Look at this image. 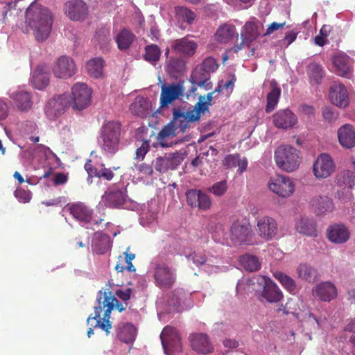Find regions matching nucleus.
Masks as SVG:
<instances>
[{
	"label": "nucleus",
	"instance_id": "1",
	"mask_svg": "<svg viewBox=\"0 0 355 355\" xmlns=\"http://www.w3.org/2000/svg\"><path fill=\"white\" fill-rule=\"evenodd\" d=\"M53 23L52 12L35 0L26 10L25 25L21 31L24 33H31L37 42H42L49 38Z\"/></svg>",
	"mask_w": 355,
	"mask_h": 355
},
{
	"label": "nucleus",
	"instance_id": "2",
	"mask_svg": "<svg viewBox=\"0 0 355 355\" xmlns=\"http://www.w3.org/2000/svg\"><path fill=\"white\" fill-rule=\"evenodd\" d=\"M98 305L94 307V316L89 315L87 318V324H90L91 320H95L94 327H98L105 331L107 334L110 333L112 324L110 321L112 311L116 307L119 312L125 309L122 304L119 303L117 299L112 292L100 291L97 296Z\"/></svg>",
	"mask_w": 355,
	"mask_h": 355
},
{
	"label": "nucleus",
	"instance_id": "3",
	"mask_svg": "<svg viewBox=\"0 0 355 355\" xmlns=\"http://www.w3.org/2000/svg\"><path fill=\"white\" fill-rule=\"evenodd\" d=\"M253 236L250 224L243 220L235 221L229 233L225 232L223 225H217L213 233V238L216 241L227 245L250 244Z\"/></svg>",
	"mask_w": 355,
	"mask_h": 355
},
{
	"label": "nucleus",
	"instance_id": "4",
	"mask_svg": "<svg viewBox=\"0 0 355 355\" xmlns=\"http://www.w3.org/2000/svg\"><path fill=\"white\" fill-rule=\"evenodd\" d=\"M121 124L114 121L105 123L101 129L98 146L107 156H112L119 150Z\"/></svg>",
	"mask_w": 355,
	"mask_h": 355
},
{
	"label": "nucleus",
	"instance_id": "5",
	"mask_svg": "<svg viewBox=\"0 0 355 355\" xmlns=\"http://www.w3.org/2000/svg\"><path fill=\"white\" fill-rule=\"evenodd\" d=\"M275 161L279 169L292 173L298 169L302 160L296 148L291 146H280L275 152Z\"/></svg>",
	"mask_w": 355,
	"mask_h": 355
},
{
	"label": "nucleus",
	"instance_id": "6",
	"mask_svg": "<svg viewBox=\"0 0 355 355\" xmlns=\"http://www.w3.org/2000/svg\"><path fill=\"white\" fill-rule=\"evenodd\" d=\"M218 67V64L214 58H205L192 72L191 82L199 87H204L206 90L210 89L212 87L209 81L210 74L215 72Z\"/></svg>",
	"mask_w": 355,
	"mask_h": 355
},
{
	"label": "nucleus",
	"instance_id": "7",
	"mask_svg": "<svg viewBox=\"0 0 355 355\" xmlns=\"http://www.w3.org/2000/svg\"><path fill=\"white\" fill-rule=\"evenodd\" d=\"M270 191L281 198H288L295 191V184L293 180L285 175L277 174L271 177L268 182Z\"/></svg>",
	"mask_w": 355,
	"mask_h": 355
},
{
	"label": "nucleus",
	"instance_id": "8",
	"mask_svg": "<svg viewBox=\"0 0 355 355\" xmlns=\"http://www.w3.org/2000/svg\"><path fill=\"white\" fill-rule=\"evenodd\" d=\"M261 290L257 291L259 299L269 303H277L283 298V294L277 285L266 276H259L256 279Z\"/></svg>",
	"mask_w": 355,
	"mask_h": 355
},
{
	"label": "nucleus",
	"instance_id": "9",
	"mask_svg": "<svg viewBox=\"0 0 355 355\" xmlns=\"http://www.w3.org/2000/svg\"><path fill=\"white\" fill-rule=\"evenodd\" d=\"M101 202L111 208L133 209L136 207L135 202L128 197L126 191L123 189L105 192L102 196Z\"/></svg>",
	"mask_w": 355,
	"mask_h": 355
},
{
	"label": "nucleus",
	"instance_id": "10",
	"mask_svg": "<svg viewBox=\"0 0 355 355\" xmlns=\"http://www.w3.org/2000/svg\"><path fill=\"white\" fill-rule=\"evenodd\" d=\"M263 24L255 19L253 21L246 22L241 33L242 37L241 43L239 45L234 46L230 51L236 53L243 48V45L250 47L251 42L254 41L261 35H263Z\"/></svg>",
	"mask_w": 355,
	"mask_h": 355
},
{
	"label": "nucleus",
	"instance_id": "11",
	"mask_svg": "<svg viewBox=\"0 0 355 355\" xmlns=\"http://www.w3.org/2000/svg\"><path fill=\"white\" fill-rule=\"evenodd\" d=\"M92 90L85 83H76L71 87L70 106L73 110H82L89 106L91 101Z\"/></svg>",
	"mask_w": 355,
	"mask_h": 355
},
{
	"label": "nucleus",
	"instance_id": "12",
	"mask_svg": "<svg viewBox=\"0 0 355 355\" xmlns=\"http://www.w3.org/2000/svg\"><path fill=\"white\" fill-rule=\"evenodd\" d=\"M336 165L332 157L327 153H321L315 159L312 172L317 180L330 177L335 171Z\"/></svg>",
	"mask_w": 355,
	"mask_h": 355
},
{
	"label": "nucleus",
	"instance_id": "13",
	"mask_svg": "<svg viewBox=\"0 0 355 355\" xmlns=\"http://www.w3.org/2000/svg\"><path fill=\"white\" fill-rule=\"evenodd\" d=\"M154 279L155 284L161 288H169L176 280L175 268L165 263H158L154 267Z\"/></svg>",
	"mask_w": 355,
	"mask_h": 355
},
{
	"label": "nucleus",
	"instance_id": "14",
	"mask_svg": "<svg viewBox=\"0 0 355 355\" xmlns=\"http://www.w3.org/2000/svg\"><path fill=\"white\" fill-rule=\"evenodd\" d=\"M191 294L182 288L174 290L167 300L168 311L171 312H182L192 307Z\"/></svg>",
	"mask_w": 355,
	"mask_h": 355
},
{
	"label": "nucleus",
	"instance_id": "15",
	"mask_svg": "<svg viewBox=\"0 0 355 355\" xmlns=\"http://www.w3.org/2000/svg\"><path fill=\"white\" fill-rule=\"evenodd\" d=\"M65 210L83 226L89 225L91 228L95 230L94 226L98 225V221L92 218V211L81 202L68 205L64 208Z\"/></svg>",
	"mask_w": 355,
	"mask_h": 355
},
{
	"label": "nucleus",
	"instance_id": "16",
	"mask_svg": "<svg viewBox=\"0 0 355 355\" xmlns=\"http://www.w3.org/2000/svg\"><path fill=\"white\" fill-rule=\"evenodd\" d=\"M160 338L166 355H169L171 352L175 353L180 351V338L178 331L173 327H165L160 334Z\"/></svg>",
	"mask_w": 355,
	"mask_h": 355
},
{
	"label": "nucleus",
	"instance_id": "17",
	"mask_svg": "<svg viewBox=\"0 0 355 355\" xmlns=\"http://www.w3.org/2000/svg\"><path fill=\"white\" fill-rule=\"evenodd\" d=\"M257 232L263 240L270 241L276 237L278 225L276 220L269 216H260L257 218Z\"/></svg>",
	"mask_w": 355,
	"mask_h": 355
},
{
	"label": "nucleus",
	"instance_id": "18",
	"mask_svg": "<svg viewBox=\"0 0 355 355\" xmlns=\"http://www.w3.org/2000/svg\"><path fill=\"white\" fill-rule=\"evenodd\" d=\"M53 75L58 78L67 79L76 72V66L73 59L69 56L59 57L52 66Z\"/></svg>",
	"mask_w": 355,
	"mask_h": 355
},
{
	"label": "nucleus",
	"instance_id": "19",
	"mask_svg": "<svg viewBox=\"0 0 355 355\" xmlns=\"http://www.w3.org/2000/svg\"><path fill=\"white\" fill-rule=\"evenodd\" d=\"M173 125L177 128L180 132L183 133L189 126L190 122H195L200 119L199 112L193 107L187 112H182L180 110L175 109L173 112Z\"/></svg>",
	"mask_w": 355,
	"mask_h": 355
},
{
	"label": "nucleus",
	"instance_id": "20",
	"mask_svg": "<svg viewBox=\"0 0 355 355\" xmlns=\"http://www.w3.org/2000/svg\"><path fill=\"white\" fill-rule=\"evenodd\" d=\"M8 95L12 102L14 107L21 112H27L31 109L33 102L30 94L25 89L17 87L8 91Z\"/></svg>",
	"mask_w": 355,
	"mask_h": 355
},
{
	"label": "nucleus",
	"instance_id": "21",
	"mask_svg": "<svg viewBox=\"0 0 355 355\" xmlns=\"http://www.w3.org/2000/svg\"><path fill=\"white\" fill-rule=\"evenodd\" d=\"M198 47V43L192 39V37H186L177 39L172 42L171 49L177 54L184 57H193Z\"/></svg>",
	"mask_w": 355,
	"mask_h": 355
},
{
	"label": "nucleus",
	"instance_id": "22",
	"mask_svg": "<svg viewBox=\"0 0 355 355\" xmlns=\"http://www.w3.org/2000/svg\"><path fill=\"white\" fill-rule=\"evenodd\" d=\"M70 104L69 95L66 94L58 95L48 101L44 108L45 113L49 119H52L61 114L66 107L70 106Z\"/></svg>",
	"mask_w": 355,
	"mask_h": 355
},
{
	"label": "nucleus",
	"instance_id": "23",
	"mask_svg": "<svg viewBox=\"0 0 355 355\" xmlns=\"http://www.w3.org/2000/svg\"><path fill=\"white\" fill-rule=\"evenodd\" d=\"M184 88L182 83L163 85L160 95L161 107H164L172 103L174 101L183 96Z\"/></svg>",
	"mask_w": 355,
	"mask_h": 355
},
{
	"label": "nucleus",
	"instance_id": "24",
	"mask_svg": "<svg viewBox=\"0 0 355 355\" xmlns=\"http://www.w3.org/2000/svg\"><path fill=\"white\" fill-rule=\"evenodd\" d=\"M188 259H191L197 266H203L205 270L210 272H218V265L221 262L218 254H201L194 252L190 254Z\"/></svg>",
	"mask_w": 355,
	"mask_h": 355
},
{
	"label": "nucleus",
	"instance_id": "25",
	"mask_svg": "<svg viewBox=\"0 0 355 355\" xmlns=\"http://www.w3.org/2000/svg\"><path fill=\"white\" fill-rule=\"evenodd\" d=\"M64 13L73 21H83L87 15L88 8L82 0H69L65 3Z\"/></svg>",
	"mask_w": 355,
	"mask_h": 355
},
{
	"label": "nucleus",
	"instance_id": "26",
	"mask_svg": "<svg viewBox=\"0 0 355 355\" xmlns=\"http://www.w3.org/2000/svg\"><path fill=\"white\" fill-rule=\"evenodd\" d=\"M272 121L277 128L287 130L293 128L297 124L298 119L289 109H283L273 114Z\"/></svg>",
	"mask_w": 355,
	"mask_h": 355
},
{
	"label": "nucleus",
	"instance_id": "27",
	"mask_svg": "<svg viewBox=\"0 0 355 355\" xmlns=\"http://www.w3.org/2000/svg\"><path fill=\"white\" fill-rule=\"evenodd\" d=\"M189 340L192 349L198 354H208L213 352V345L207 334H192L189 336Z\"/></svg>",
	"mask_w": 355,
	"mask_h": 355
},
{
	"label": "nucleus",
	"instance_id": "28",
	"mask_svg": "<svg viewBox=\"0 0 355 355\" xmlns=\"http://www.w3.org/2000/svg\"><path fill=\"white\" fill-rule=\"evenodd\" d=\"M331 61L335 73L343 77H349L352 71V62L349 56L345 53L339 52L333 55Z\"/></svg>",
	"mask_w": 355,
	"mask_h": 355
},
{
	"label": "nucleus",
	"instance_id": "29",
	"mask_svg": "<svg viewBox=\"0 0 355 355\" xmlns=\"http://www.w3.org/2000/svg\"><path fill=\"white\" fill-rule=\"evenodd\" d=\"M329 99L332 104L339 107H346L349 105V93L346 87L334 83L329 89Z\"/></svg>",
	"mask_w": 355,
	"mask_h": 355
},
{
	"label": "nucleus",
	"instance_id": "30",
	"mask_svg": "<svg viewBox=\"0 0 355 355\" xmlns=\"http://www.w3.org/2000/svg\"><path fill=\"white\" fill-rule=\"evenodd\" d=\"M312 293L315 298L324 302H330L336 297L337 290L331 282H323L313 287Z\"/></svg>",
	"mask_w": 355,
	"mask_h": 355
},
{
	"label": "nucleus",
	"instance_id": "31",
	"mask_svg": "<svg viewBox=\"0 0 355 355\" xmlns=\"http://www.w3.org/2000/svg\"><path fill=\"white\" fill-rule=\"evenodd\" d=\"M85 168L88 173L87 182L89 184L92 183L93 178H103L110 181L114 177V173L110 168H105L104 164L92 166L90 160L85 164Z\"/></svg>",
	"mask_w": 355,
	"mask_h": 355
},
{
	"label": "nucleus",
	"instance_id": "32",
	"mask_svg": "<svg viewBox=\"0 0 355 355\" xmlns=\"http://www.w3.org/2000/svg\"><path fill=\"white\" fill-rule=\"evenodd\" d=\"M329 240L336 244H341L347 242L350 236L348 228L343 224H334L327 230Z\"/></svg>",
	"mask_w": 355,
	"mask_h": 355
},
{
	"label": "nucleus",
	"instance_id": "33",
	"mask_svg": "<svg viewBox=\"0 0 355 355\" xmlns=\"http://www.w3.org/2000/svg\"><path fill=\"white\" fill-rule=\"evenodd\" d=\"M338 142L345 148H352L355 146V130L352 125L345 124L337 131Z\"/></svg>",
	"mask_w": 355,
	"mask_h": 355
},
{
	"label": "nucleus",
	"instance_id": "34",
	"mask_svg": "<svg viewBox=\"0 0 355 355\" xmlns=\"http://www.w3.org/2000/svg\"><path fill=\"white\" fill-rule=\"evenodd\" d=\"M311 203L315 213L318 216L327 214L334 209L332 200L327 196H315L312 198Z\"/></svg>",
	"mask_w": 355,
	"mask_h": 355
},
{
	"label": "nucleus",
	"instance_id": "35",
	"mask_svg": "<svg viewBox=\"0 0 355 355\" xmlns=\"http://www.w3.org/2000/svg\"><path fill=\"white\" fill-rule=\"evenodd\" d=\"M184 159L182 153L175 152L170 154L169 157H158L154 162L155 169L160 173H164L168 169H173L175 166L173 164V160H175L178 164Z\"/></svg>",
	"mask_w": 355,
	"mask_h": 355
},
{
	"label": "nucleus",
	"instance_id": "36",
	"mask_svg": "<svg viewBox=\"0 0 355 355\" xmlns=\"http://www.w3.org/2000/svg\"><path fill=\"white\" fill-rule=\"evenodd\" d=\"M49 76L48 69L45 66L39 65L33 72L30 83L33 87L42 89L49 85Z\"/></svg>",
	"mask_w": 355,
	"mask_h": 355
},
{
	"label": "nucleus",
	"instance_id": "37",
	"mask_svg": "<svg viewBox=\"0 0 355 355\" xmlns=\"http://www.w3.org/2000/svg\"><path fill=\"white\" fill-rule=\"evenodd\" d=\"M130 110L135 115L146 117L151 112V103L146 98L137 96L130 105Z\"/></svg>",
	"mask_w": 355,
	"mask_h": 355
},
{
	"label": "nucleus",
	"instance_id": "38",
	"mask_svg": "<svg viewBox=\"0 0 355 355\" xmlns=\"http://www.w3.org/2000/svg\"><path fill=\"white\" fill-rule=\"evenodd\" d=\"M175 17L180 28L184 29V24H191L195 19L196 15L188 8L178 6L175 7Z\"/></svg>",
	"mask_w": 355,
	"mask_h": 355
},
{
	"label": "nucleus",
	"instance_id": "39",
	"mask_svg": "<svg viewBox=\"0 0 355 355\" xmlns=\"http://www.w3.org/2000/svg\"><path fill=\"white\" fill-rule=\"evenodd\" d=\"M270 90L266 96V112H272L277 106L281 95V89L275 80L270 83Z\"/></svg>",
	"mask_w": 355,
	"mask_h": 355
},
{
	"label": "nucleus",
	"instance_id": "40",
	"mask_svg": "<svg viewBox=\"0 0 355 355\" xmlns=\"http://www.w3.org/2000/svg\"><path fill=\"white\" fill-rule=\"evenodd\" d=\"M117 337L123 343H129L134 341L136 336V329L130 323L119 324L116 328Z\"/></svg>",
	"mask_w": 355,
	"mask_h": 355
},
{
	"label": "nucleus",
	"instance_id": "41",
	"mask_svg": "<svg viewBox=\"0 0 355 355\" xmlns=\"http://www.w3.org/2000/svg\"><path fill=\"white\" fill-rule=\"evenodd\" d=\"M234 37H238V34L236 33L234 26L231 24H225L220 26L215 34L216 40L224 44L232 41Z\"/></svg>",
	"mask_w": 355,
	"mask_h": 355
},
{
	"label": "nucleus",
	"instance_id": "42",
	"mask_svg": "<svg viewBox=\"0 0 355 355\" xmlns=\"http://www.w3.org/2000/svg\"><path fill=\"white\" fill-rule=\"evenodd\" d=\"M110 236L97 232L94 234L92 241L93 250L98 254H104L110 248Z\"/></svg>",
	"mask_w": 355,
	"mask_h": 355
},
{
	"label": "nucleus",
	"instance_id": "43",
	"mask_svg": "<svg viewBox=\"0 0 355 355\" xmlns=\"http://www.w3.org/2000/svg\"><path fill=\"white\" fill-rule=\"evenodd\" d=\"M17 1H10L3 6L1 10L2 21L3 23H10L16 20L21 10L17 8Z\"/></svg>",
	"mask_w": 355,
	"mask_h": 355
},
{
	"label": "nucleus",
	"instance_id": "44",
	"mask_svg": "<svg viewBox=\"0 0 355 355\" xmlns=\"http://www.w3.org/2000/svg\"><path fill=\"white\" fill-rule=\"evenodd\" d=\"M295 229L297 232L309 236H316L317 230L315 222L309 218H303L299 220L296 225Z\"/></svg>",
	"mask_w": 355,
	"mask_h": 355
},
{
	"label": "nucleus",
	"instance_id": "45",
	"mask_svg": "<svg viewBox=\"0 0 355 355\" xmlns=\"http://www.w3.org/2000/svg\"><path fill=\"white\" fill-rule=\"evenodd\" d=\"M307 74L309 78L310 83L312 85H317L321 83L324 72L320 64L313 62L309 64L307 67Z\"/></svg>",
	"mask_w": 355,
	"mask_h": 355
},
{
	"label": "nucleus",
	"instance_id": "46",
	"mask_svg": "<svg viewBox=\"0 0 355 355\" xmlns=\"http://www.w3.org/2000/svg\"><path fill=\"white\" fill-rule=\"evenodd\" d=\"M103 60L99 58L91 59L86 64L87 73L95 78H101L103 76Z\"/></svg>",
	"mask_w": 355,
	"mask_h": 355
},
{
	"label": "nucleus",
	"instance_id": "47",
	"mask_svg": "<svg viewBox=\"0 0 355 355\" xmlns=\"http://www.w3.org/2000/svg\"><path fill=\"white\" fill-rule=\"evenodd\" d=\"M135 38V35L128 29H123L117 35L116 42L120 50L128 49Z\"/></svg>",
	"mask_w": 355,
	"mask_h": 355
},
{
	"label": "nucleus",
	"instance_id": "48",
	"mask_svg": "<svg viewBox=\"0 0 355 355\" xmlns=\"http://www.w3.org/2000/svg\"><path fill=\"white\" fill-rule=\"evenodd\" d=\"M28 153L33 159L36 158H45L46 159L51 157L57 158L56 155L51 150V149L42 144L37 145L33 147H30Z\"/></svg>",
	"mask_w": 355,
	"mask_h": 355
},
{
	"label": "nucleus",
	"instance_id": "49",
	"mask_svg": "<svg viewBox=\"0 0 355 355\" xmlns=\"http://www.w3.org/2000/svg\"><path fill=\"white\" fill-rule=\"evenodd\" d=\"M297 273L300 278L311 282L317 277V270L306 263H300L297 268Z\"/></svg>",
	"mask_w": 355,
	"mask_h": 355
},
{
	"label": "nucleus",
	"instance_id": "50",
	"mask_svg": "<svg viewBox=\"0 0 355 355\" xmlns=\"http://www.w3.org/2000/svg\"><path fill=\"white\" fill-rule=\"evenodd\" d=\"M21 131L25 137L35 144L40 141L38 135L39 129L37 124L33 121H27L21 126Z\"/></svg>",
	"mask_w": 355,
	"mask_h": 355
},
{
	"label": "nucleus",
	"instance_id": "51",
	"mask_svg": "<svg viewBox=\"0 0 355 355\" xmlns=\"http://www.w3.org/2000/svg\"><path fill=\"white\" fill-rule=\"evenodd\" d=\"M180 133L177 128L173 125V122L171 121L168 125L164 126L162 130L159 132L157 136V139L159 141V144L162 147H168L169 145L164 141V139L166 137L175 136Z\"/></svg>",
	"mask_w": 355,
	"mask_h": 355
},
{
	"label": "nucleus",
	"instance_id": "52",
	"mask_svg": "<svg viewBox=\"0 0 355 355\" xmlns=\"http://www.w3.org/2000/svg\"><path fill=\"white\" fill-rule=\"evenodd\" d=\"M239 261L241 265L248 271H256L260 268V263L255 256L245 254L240 257Z\"/></svg>",
	"mask_w": 355,
	"mask_h": 355
},
{
	"label": "nucleus",
	"instance_id": "53",
	"mask_svg": "<svg viewBox=\"0 0 355 355\" xmlns=\"http://www.w3.org/2000/svg\"><path fill=\"white\" fill-rule=\"evenodd\" d=\"M337 183L339 186H345L351 189L355 184V172L345 171L337 178Z\"/></svg>",
	"mask_w": 355,
	"mask_h": 355
},
{
	"label": "nucleus",
	"instance_id": "54",
	"mask_svg": "<svg viewBox=\"0 0 355 355\" xmlns=\"http://www.w3.org/2000/svg\"><path fill=\"white\" fill-rule=\"evenodd\" d=\"M161 51L155 44L148 45L145 48L144 58L146 61L155 65L159 60Z\"/></svg>",
	"mask_w": 355,
	"mask_h": 355
},
{
	"label": "nucleus",
	"instance_id": "55",
	"mask_svg": "<svg viewBox=\"0 0 355 355\" xmlns=\"http://www.w3.org/2000/svg\"><path fill=\"white\" fill-rule=\"evenodd\" d=\"M273 275L288 291L290 293L295 291L296 285L291 277L282 272H276Z\"/></svg>",
	"mask_w": 355,
	"mask_h": 355
},
{
	"label": "nucleus",
	"instance_id": "56",
	"mask_svg": "<svg viewBox=\"0 0 355 355\" xmlns=\"http://www.w3.org/2000/svg\"><path fill=\"white\" fill-rule=\"evenodd\" d=\"M216 92L214 90L213 92L209 93L207 96H200L199 97V101L195 105L193 108L199 112L200 115H201V113H204L205 111L208 110L209 107L211 105L213 94Z\"/></svg>",
	"mask_w": 355,
	"mask_h": 355
},
{
	"label": "nucleus",
	"instance_id": "57",
	"mask_svg": "<svg viewBox=\"0 0 355 355\" xmlns=\"http://www.w3.org/2000/svg\"><path fill=\"white\" fill-rule=\"evenodd\" d=\"M166 69L171 73L182 72L184 69V62L180 58H171L167 62Z\"/></svg>",
	"mask_w": 355,
	"mask_h": 355
},
{
	"label": "nucleus",
	"instance_id": "58",
	"mask_svg": "<svg viewBox=\"0 0 355 355\" xmlns=\"http://www.w3.org/2000/svg\"><path fill=\"white\" fill-rule=\"evenodd\" d=\"M336 198L340 200V202L343 204H346L351 202L353 199V195L349 189L343 188L340 190H338L336 192Z\"/></svg>",
	"mask_w": 355,
	"mask_h": 355
},
{
	"label": "nucleus",
	"instance_id": "59",
	"mask_svg": "<svg viewBox=\"0 0 355 355\" xmlns=\"http://www.w3.org/2000/svg\"><path fill=\"white\" fill-rule=\"evenodd\" d=\"M235 78L233 77L232 79L223 82V80L220 81L217 87L215 89V92H220L223 89L226 90L227 95H230L234 89Z\"/></svg>",
	"mask_w": 355,
	"mask_h": 355
},
{
	"label": "nucleus",
	"instance_id": "60",
	"mask_svg": "<svg viewBox=\"0 0 355 355\" xmlns=\"http://www.w3.org/2000/svg\"><path fill=\"white\" fill-rule=\"evenodd\" d=\"M200 191L197 190H190L187 192L186 196L188 204L192 207H197L199 198H200Z\"/></svg>",
	"mask_w": 355,
	"mask_h": 355
},
{
	"label": "nucleus",
	"instance_id": "61",
	"mask_svg": "<svg viewBox=\"0 0 355 355\" xmlns=\"http://www.w3.org/2000/svg\"><path fill=\"white\" fill-rule=\"evenodd\" d=\"M15 198L23 203L28 202L31 199V193L21 188H18L15 191Z\"/></svg>",
	"mask_w": 355,
	"mask_h": 355
},
{
	"label": "nucleus",
	"instance_id": "62",
	"mask_svg": "<svg viewBox=\"0 0 355 355\" xmlns=\"http://www.w3.org/2000/svg\"><path fill=\"white\" fill-rule=\"evenodd\" d=\"M227 182L225 180L215 183L211 189V191L217 196L223 195L227 191Z\"/></svg>",
	"mask_w": 355,
	"mask_h": 355
},
{
	"label": "nucleus",
	"instance_id": "63",
	"mask_svg": "<svg viewBox=\"0 0 355 355\" xmlns=\"http://www.w3.org/2000/svg\"><path fill=\"white\" fill-rule=\"evenodd\" d=\"M240 155L239 154H233L227 155L223 160V165L227 168H231L236 167L239 163Z\"/></svg>",
	"mask_w": 355,
	"mask_h": 355
},
{
	"label": "nucleus",
	"instance_id": "64",
	"mask_svg": "<svg viewBox=\"0 0 355 355\" xmlns=\"http://www.w3.org/2000/svg\"><path fill=\"white\" fill-rule=\"evenodd\" d=\"M149 149V144L148 141H144L141 146L137 148L136 150V157L135 159L138 160L144 159L146 154L148 151Z\"/></svg>",
	"mask_w": 355,
	"mask_h": 355
}]
</instances>
